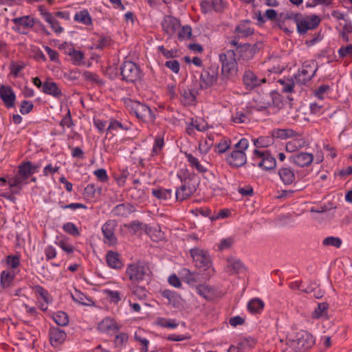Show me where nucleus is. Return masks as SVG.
Instances as JSON below:
<instances>
[{"instance_id": "21", "label": "nucleus", "mask_w": 352, "mask_h": 352, "mask_svg": "<svg viewBox=\"0 0 352 352\" xmlns=\"http://www.w3.org/2000/svg\"><path fill=\"white\" fill-rule=\"evenodd\" d=\"M200 6L204 13H210L212 11L221 12L224 8L222 0H204L201 1Z\"/></svg>"}, {"instance_id": "46", "label": "nucleus", "mask_w": 352, "mask_h": 352, "mask_svg": "<svg viewBox=\"0 0 352 352\" xmlns=\"http://www.w3.org/2000/svg\"><path fill=\"white\" fill-rule=\"evenodd\" d=\"M192 36V29L190 25H184L178 32L179 40H188Z\"/></svg>"}, {"instance_id": "1", "label": "nucleus", "mask_w": 352, "mask_h": 352, "mask_svg": "<svg viewBox=\"0 0 352 352\" xmlns=\"http://www.w3.org/2000/svg\"><path fill=\"white\" fill-rule=\"evenodd\" d=\"M315 344V338L306 331H300L289 335L285 341L280 340L278 347L283 352H303L311 348Z\"/></svg>"}, {"instance_id": "23", "label": "nucleus", "mask_w": 352, "mask_h": 352, "mask_svg": "<svg viewBox=\"0 0 352 352\" xmlns=\"http://www.w3.org/2000/svg\"><path fill=\"white\" fill-rule=\"evenodd\" d=\"M106 261L108 266L112 269H121L124 264L120 255L112 250L108 251L106 254Z\"/></svg>"}, {"instance_id": "7", "label": "nucleus", "mask_w": 352, "mask_h": 352, "mask_svg": "<svg viewBox=\"0 0 352 352\" xmlns=\"http://www.w3.org/2000/svg\"><path fill=\"white\" fill-rule=\"evenodd\" d=\"M177 176L180 178L181 181L185 182V184L176 190V199L179 201H183L195 191V187L194 186H190L186 184V181L190 178V174L187 169L179 170L177 173Z\"/></svg>"}, {"instance_id": "44", "label": "nucleus", "mask_w": 352, "mask_h": 352, "mask_svg": "<svg viewBox=\"0 0 352 352\" xmlns=\"http://www.w3.org/2000/svg\"><path fill=\"white\" fill-rule=\"evenodd\" d=\"M322 243L326 246H333L339 248L341 246L342 242L339 237L328 236L323 240Z\"/></svg>"}, {"instance_id": "42", "label": "nucleus", "mask_w": 352, "mask_h": 352, "mask_svg": "<svg viewBox=\"0 0 352 352\" xmlns=\"http://www.w3.org/2000/svg\"><path fill=\"white\" fill-rule=\"evenodd\" d=\"M167 298H168L170 304L175 307H179L184 305L183 298L175 293H169Z\"/></svg>"}, {"instance_id": "38", "label": "nucleus", "mask_w": 352, "mask_h": 352, "mask_svg": "<svg viewBox=\"0 0 352 352\" xmlns=\"http://www.w3.org/2000/svg\"><path fill=\"white\" fill-rule=\"evenodd\" d=\"M186 157L190 165L195 168L199 173H205L207 170V168L202 165L199 160L194 157L192 154L187 153Z\"/></svg>"}, {"instance_id": "18", "label": "nucleus", "mask_w": 352, "mask_h": 352, "mask_svg": "<svg viewBox=\"0 0 352 352\" xmlns=\"http://www.w3.org/2000/svg\"><path fill=\"white\" fill-rule=\"evenodd\" d=\"M119 329V324L113 318L110 317L104 318L98 324V329L105 333H114L117 332Z\"/></svg>"}, {"instance_id": "4", "label": "nucleus", "mask_w": 352, "mask_h": 352, "mask_svg": "<svg viewBox=\"0 0 352 352\" xmlns=\"http://www.w3.org/2000/svg\"><path fill=\"white\" fill-rule=\"evenodd\" d=\"M248 146V140L245 138L241 139L235 144V149L228 155L226 158L228 163L233 166H241L245 164L247 161L245 152Z\"/></svg>"}, {"instance_id": "35", "label": "nucleus", "mask_w": 352, "mask_h": 352, "mask_svg": "<svg viewBox=\"0 0 352 352\" xmlns=\"http://www.w3.org/2000/svg\"><path fill=\"white\" fill-rule=\"evenodd\" d=\"M179 275L188 284H194L198 280V275L186 268L182 269L179 272Z\"/></svg>"}, {"instance_id": "32", "label": "nucleus", "mask_w": 352, "mask_h": 352, "mask_svg": "<svg viewBox=\"0 0 352 352\" xmlns=\"http://www.w3.org/2000/svg\"><path fill=\"white\" fill-rule=\"evenodd\" d=\"M329 305L326 302H321L318 305L311 314L313 319H327L328 318L327 311Z\"/></svg>"}, {"instance_id": "20", "label": "nucleus", "mask_w": 352, "mask_h": 352, "mask_svg": "<svg viewBox=\"0 0 352 352\" xmlns=\"http://www.w3.org/2000/svg\"><path fill=\"white\" fill-rule=\"evenodd\" d=\"M314 156L308 153H300L292 155L289 157L290 162L296 164L298 166L305 167L307 166L314 161Z\"/></svg>"}, {"instance_id": "22", "label": "nucleus", "mask_w": 352, "mask_h": 352, "mask_svg": "<svg viewBox=\"0 0 352 352\" xmlns=\"http://www.w3.org/2000/svg\"><path fill=\"white\" fill-rule=\"evenodd\" d=\"M278 175L282 182L285 185H290L296 180V175L294 170L289 166L281 167L278 170Z\"/></svg>"}, {"instance_id": "60", "label": "nucleus", "mask_w": 352, "mask_h": 352, "mask_svg": "<svg viewBox=\"0 0 352 352\" xmlns=\"http://www.w3.org/2000/svg\"><path fill=\"white\" fill-rule=\"evenodd\" d=\"M33 109V104L30 101L24 100L21 102L20 107V112L22 114H27L30 113Z\"/></svg>"}, {"instance_id": "52", "label": "nucleus", "mask_w": 352, "mask_h": 352, "mask_svg": "<svg viewBox=\"0 0 352 352\" xmlns=\"http://www.w3.org/2000/svg\"><path fill=\"white\" fill-rule=\"evenodd\" d=\"M23 67V64L12 62L10 65V75L14 78L17 77Z\"/></svg>"}, {"instance_id": "51", "label": "nucleus", "mask_w": 352, "mask_h": 352, "mask_svg": "<svg viewBox=\"0 0 352 352\" xmlns=\"http://www.w3.org/2000/svg\"><path fill=\"white\" fill-rule=\"evenodd\" d=\"M236 32L240 36H246L253 33V30L247 26V24H241L236 28Z\"/></svg>"}, {"instance_id": "6", "label": "nucleus", "mask_w": 352, "mask_h": 352, "mask_svg": "<svg viewBox=\"0 0 352 352\" xmlns=\"http://www.w3.org/2000/svg\"><path fill=\"white\" fill-rule=\"evenodd\" d=\"M320 18L315 15L298 16L295 19L297 31L300 34H305L309 30L316 28L320 23Z\"/></svg>"}, {"instance_id": "14", "label": "nucleus", "mask_w": 352, "mask_h": 352, "mask_svg": "<svg viewBox=\"0 0 352 352\" xmlns=\"http://www.w3.org/2000/svg\"><path fill=\"white\" fill-rule=\"evenodd\" d=\"M116 227L115 221H108L102 227V232L104 236V241L109 245H113L117 243V239L114 232Z\"/></svg>"}, {"instance_id": "16", "label": "nucleus", "mask_w": 352, "mask_h": 352, "mask_svg": "<svg viewBox=\"0 0 352 352\" xmlns=\"http://www.w3.org/2000/svg\"><path fill=\"white\" fill-rule=\"evenodd\" d=\"M0 98L8 108L14 106L16 95L10 86H0Z\"/></svg>"}, {"instance_id": "13", "label": "nucleus", "mask_w": 352, "mask_h": 352, "mask_svg": "<svg viewBox=\"0 0 352 352\" xmlns=\"http://www.w3.org/2000/svg\"><path fill=\"white\" fill-rule=\"evenodd\" d=\"M13 30L20 34H26L34 25V20L30 16L14 18Z\"/></svg>"}, {"instance_id": "24", "label": "nucleus", "mask_w": 352, "mask_h": 352, "mask_svg": "<svg viewBox=\"0 0 352 352\" xmlns=\"http://www.w3.org/2000/svg\"><path fill=\"white\" fill-rule=\"evenodd\" d=\"M266 79L265 78H258L253 72L248 71L243 76V82L245 85L248 89H253L261 83L265 82Z\"/></svg>"}, {"instance_id": "58", "label": "nucleus", "mask_w": 352, "mask_h": 352, "mask_svg": "<svg viewBox=\"0 0 352 352\" xmlns=\"http://www.w3.org/2000/svg\"><path fill=\"white\" fill-rule=\"evenodd\" d=\"M165 65L175 74H177L179 72L180 65L176 60H168L165 63Z\"/></svg>"}, {"instance_id": "54", "label": "nucleus", "mask_w": 352, "mask_h": 352, "mask_svg": "<svg viewBox=\"0 0 352 352\" xmlns=\"http://www.w3.org/2000/svg\"><path fill=\"white\" fill-rule=\"evenodd\" d=\"M93 173L100 182H106L109 179L107 173L104 168L96 169Z\"/></svg>"}, {"instance_id": "29", "label": "nucleus", "mask_w": 352, "mask_h": 352, "mask_svg": "<svg viewBox=\"0 0 352 352\" xmlns=\"http://www.w3.org/2000/svg\"><path fill=\"white\" fill-rule=\"evenodd\" d=\"M38 168L39 166L27 162L19 166V173L23 177L28 178L30 175L37 173Z\"/></svg>"}, {"instance_id": "55", "label": "nucleus", "mask_w": 352, "mask_h": 352, "mask_svg": "<svg viewBox=\"0 0 352 352\" xmlns=\"http://www.w3.org/2000/svg\"><path fill=\"white\" fill-rule=\"evenodd\" d=\"M197 292L204 298H207L211 294L210 288L206 285H200L196 288Z\"/></svg>"}, {"instance_id": "25", "label": "nucleus", "mask_w": 352, "mask_h": 352, "mask_svg": "<svg viewBox=\"0 0 352 352\" xmlns=\"http://www.w3.org/2000/svg\"><path fill=\"white\" fill-rule=\"evenodd\" d=\"M51 344L54 346L60 345L66 339V333L58 328H52L50 332Z\"/></svg>"}, {"instance_id": "37", "label": "nucleus", "mask_w": 352, "mask_h": 352, "mask_svg": "<svg viewBox=\"0 0 352 352\" xmlns=\"http://www.w3.org/2000/svg\"><path fill=\"white\" fill-rule=\"evenodd\" d=\"M74 20L84 25H90L91 23V18L87 10L77 12L74 15Z\"/></svg>"}, {"instance_id": "34", "label": "nucleus", "mask_w": 352, "mask_h": 352, "mask_svg": "<svg viewBox=\"0 0 352 352\" xmlns=\"http://www.w3.org/2000/svg\"><path fill=\"white\" fill-rule=\"evenodd\" d=\"M43 18L56 34H60L64 31L63 28L60 25L58 21L50 13H45Z\"/></svg>"}, {"instance_id": "26", "label": "nucleus", "mask_w": 352, "mask_h": 352, "mask_svg": "<svg viewBox=\"0 0 352 352\" xmlns=\"http://www.w3.org/2000/svg\"><path fill=\"white\" fill-rule=\"evenodd\" d=\"M17 274L15 270H5L1 274L0 285L3 289H7L12 283Z\"/></svg>"}, {"instance_id": "27", "label": "nucleus", "mask_w": 352, "mask_h": 352, "mask_svg": "<svg viewBox=\"0 0 352 352\" xmlns=\"http://www.w3.org/2000/svg\"><path fill=\"white\" fill-rule=\"evenodd\" d=\"M72 298L74 301L85 306H94V302L91 298L80 292L79 290L75 289L72 293Z\"/></svg>"}, {"instance_id": "9", "label": "nucleus", "mask_w": 352, "mask_h": 352, "mask_svg": "<svg viewBox=\"0 0 352 352\" xmlns=\"http://www.w3.org/2000/svg\"><path fill=\"white\" fill-rule=\"evenodd\" d=\"M147 273L146 266L142 262L130 264L126 269V274L133 283L140 282L144 279Z\"/></svg>"}, {"instance_id": "40", "label": "nucleus", "mask_w": 352, "mask_h": 352, "mask_svg": "<svg viewBox=\"0 0 352 352\" xmlns=\"http://www.w3.org/2000/svg\"><path fill=\"white\" fill-rule=\"evenodd\" d=\"M152 194L159 199L166 200L171 197L172 190L164 188L153 189Z\"/></svg>"}, {"instance_id": "19", "label": "nucleus", "mask_w": 352, "mask_h": 352, "mask_svg": "<svg viewBox=\"0 0 352 352\" xmlns=\"http://www.w3.org/2000/svg\"><path fill=\"white\" fill-rule=\"evenodd\" d=\"M61 48L65 50V53L68 55L74 65H81L84 60V54L82 51L76 50L67 43L62 44Z\"/></svg>"}, {"instance_id": "47", "label": "nucleus", "mask_w": 352, "mask_h": 352, "mask_svg": "<svg viewBox=\"0 0 352 352\" xmlns=\"http://www.w3.org/2000/svg\"><path fill=\"white\" fill-rule=\"evenodd\" d=\"M63 230L73 236H79L80 232L78 228L72 222H67L63 226Z\"/></svg>"}, {"instance_id": "43", "label": "nucleus", "mask_w": 352, "mask_h": 352, "mask_svg": "<svg viewBox=\"0 0 352 352\" xmlns=\"http://www.w3.org/2000/svg\"><path fill=\"white\" fill-rule=\"evenodd\" d=\"M231 141L228 138H223L218 143V144L215 147V151L217 153H225L230 146Z\"/></svg>"}, {"instance_id": "10", "label": "nucleus", "mask_w": 352, "mask_h": 352, "mask_svg": "<svg viewBox=\"0 0 352 352\" xmlns=\"http://www.w3.org/2000/svg\"><path fill=\"white\" fill-rule=\"evenodd\" d=\"M317 70L316 64L314 60L306 61L295 76L296 82L305 84L314 76Z\"/></svg>"}, {"instance_id": "57", "label": "nucleus", "mask_w": 352, "mask_h": 352, "mask_svg": "<svg viewBox=\"0 0 352 352\" xmlns=\"http://www.w3.org/2000/svg\"><path fill=\"white\" fill-rule=\"evenodd\" d=\"M240 51L243 52L242 56L244 58H250L253 56L254 52L253 48L250 44H245L241 47Z\"/></svg>"}, {"instance_id": "56", "label": "nucleus", "mask_w": 352, "mask_h": 352, "mask_svg": "<svg viewBox=\"0 0 352 352\" xmlns=\"http://www.w3.org/2000/svg\"><path fill=\"white\" fill-rule=\"evenodd\" d=\"M59 168L58 166H53L52 164H48L43 168V175L45 176L53 175L58 171Z\"/></svg>"}, {"instance_id": "5", "label": "nucleus", "mask_w": 352, "mask_h": 352, "mask_svg": "<svg viewBox=\"0 0 352 352\" xmlns=\"http://www.w3.org/2000/svg\"><path fill=\"white\" fill-rule=\"evenodd\" d=\"M253 164L263 170L273 169L276 166V160L267 151L255 149L252 155Z\"/></svg>"}, {"instance_id": "61", "label": "nucleus", "mask_w": 352, "mask_h": 352, "mask_svg": "<svg viewBox=\"0 0 352 352\" xmlns=\"http://www.w3.org/2000/svg\"><path fill=\"white\" fill-rule=\"evenodd\" d=\"M192 124L199 131H204L208 129L207 123L203 120H192Z\"/></svg>"}, {"instance_id": "31", "label": "nucleus", "mask_w": 352, "mask_h": 352, "mask_svg": "<svg viewBox=\"0 0 352 352\" xmlns=\"http://www.w3.org/2000/svg\"><path fill=\"white\" fill-rule=\"evenodd\" d=\"M265 306L262 300L258 298L251 299L248 303V310L252 314H260Z\"/></svg>"}, {"instance_id": "41", "label": "nucleus", "mask_w": 352, "mask_h": 352, "mask_svg": "<svg viewBox=\"0 0 352 352\" xmlns=\"http://www.w3.org/2000/svg\"><path fill=\"white\" fill-rule=\"evenodd\" d=\"M54 322L60 326H66L69 322V318L66 313L57 311L53 315Z\"/></svg>"}, {"instance_id": "17", "label": "nucleus", "mask_w": 352, "mask_h": 352, "mask_svg": "<svg viewBox=\"0 0 352 352\" xmlns=\"http://www.w3.org/2000/svg\"><path fill=\"white\" fill-rule=\"evenodd\" d=\"M164 31L170 36L174 35L180 28L179 20L172 16H166L162 23Z\"/></svg>"}, {"instance_id": "33", "label": "nucleus", "mask_w": 352, "mask_h": 352, "mask_svg": "<svg viewBox=\"0 0 352 352\" xmlns=\"http://www.w3.org/2000/svg\"><path fill=\"white\" fill-rule=\"evenodd\" d=\"M155 324L160 327L170 329H176L179 325V322L177 320L162 317L157 318L155 321Z\"/></svg>"}, {"instance_id": "63", "label": "nucleus", "mask_w": 352, "mask_h": 352, "mask_svg": "<svg viewBox=\"0 0 352 352\" xmlns=\"http://www.w3.org/2000/svg\"><path fill=\"white\" fill-rule=\"evenodd\" d=\"M45 254L47 259L50 260L54 258L56 256V250L52 245H48L45 249Z\"/></svg>"}, {"instance_id": "30", "label": "nucleus", "mask_w": 352, "mask_h": 352, "mask_svg": "<svg viewBox=\"0 0 352 352\" xmlns=\"http://www.w3.org/2000/svg\"><path fill=\"white\" fill-rule=\"evenodd\" d=\"M42 90L44 93L52 95L55 98H59L62 95L61 90L58 88L57 85L52 81L44 82Z\"/></svg>"}, {"instance_id": "39", "label": "nucleus", "mask_w": 352, "mask_h": 352, "mask_svg": "<svg viewBox=\"0 0 352 352\" xmlns=\"http://www.w3.org/2000/svg\"><path fill=\"white\" fill-rule=\"evenodd\" d=\"M214 140L212 135H208L201 140L199 144V151L201 154H206L213 145Z\"/></svg>"}, {"instance_id": "53", "label": "nucleus", "mask_w": 352, "mask_h": 352, "mask_svg": "<svg viewBox=\"0 0 352 352\" xmlns=\"http://www.w3.org/2000/svg\"><path fill=\"white\" fill-rule=\"evenodd\" d=\"M56 244L59 246L63 251L68 254L72 253L74 252V247L66 240L60 239L56 241Z\"/></svg>"}, {"instance_id": "62", "label": "nucleus", "mask_w": 352, "mask_h": 352, "mask_svg": "<svg viewBox=\"0 0 352 352\" xmlns=\"http://www.w3.org/2000/svg\"><path fill=\"white\" fill-rule=\"evenodd\" d=\"M301 146V143L297 140H292V141H289L286 146H285V148L287 151L289 152H294V151H296V149H298V148H300Z\"/></svg>"}, {"instance_id": "12", "label": "nucleus", "mask_w": 352, "mask_h": 352, "mask_svg": "<svg viewBox=\"0 0 352 352\" xmlns=\"http://www.w3.org/2000/svg\"><path fill=\"white\" fill-rule=\"evenodd\" d=\"M121 75L126 81L135 82L140 78V72L134 63L126 61L121 67Z\"/></svg>"}, {"instance_id": "64", "label": "nucleus", "mask_w": 352, "mask_h": 352, "mask_svg": "<svg viewBox=\"0 0 352 352\" xmlns=\"http://www.w3.org/2000/svg\"><path fill=\"white\" fill-rule=\"evenodd\" d=\"M8 183L10 188L20 187L22 184V179L19 176H14L8 180Z\"/></svg>"}, {"instance_id": "8", "label": "nucleus", "mask_w": 352, "mask_h": 352, "mask_svg": "<svg viewBox=\"0 0 352 352\" xmlns=\"http://www.w3.org/2000/svg\"><path fill=\"white\" fill-rule=\"evenodd\" d=\"M219 59L222 64V73L226 76L234 75L237 72V63L233 51H228L220 54Z\"/></svg>"}, {"instance_id": "48", "label": "nucleus", "mask_w": 352, "mask_h": 352, "mask_svg": "<svg viewBox=\"0 0 352 352\" xmlns=\"http://www.w3.org/2000/svg\"><path fill=\"white\" fill-rule=\"evenodd\" d=\"M273 143V138L271 137H260L254 140V144L257 147H268Z\"/></svg>"}, {"instance_id": "50", "label": "nucleus", "mask_w": 352, "mask_h": 352, "mask_svg": "<svg viewBox=\"0 0 352 352\" xmlns=\"http://www.w3.org/2000/svg\"><path fill=\"white\" fill-rule=\"evenodd\" d=\"M164 138L162 136L159 135L157 136L155 140L153 147V155H158L160 151L162 150V147L164 146Z\"/></svg>"}, {"instance_id": "2", "label": "nucleus", "mask_w": 352, "mask_h": 352, "mask_svg": "<svg viewBox=\"0 0 352 352\" xmlns=\"http://www.w3.org/2000/svg\"><path fill=\"white\" fill-rule=\"evenodd\" d=\"M190 252L195 266L202 271L207 272L209 276L213 275L214 269L209 254L198 248H192Z\"/></svg>"}, {"instance_id": "3", "label": "nucleus", "mask_w": 352, "mask_h": 352, "mask_svg": "<svg viewBox=\"0 0 352 352\" xmlns=\"http://www.w3.org/2000/svg\"><path fill=\"white\" fill-rule=\"evenodd\" d=\"M124 104L127 109L139 119L145 122L154 121L155 115L148 106L129 98L124 100Z\"/></svg>"}, {"instance_id": "36", "label": "nucleus", "mask_w": 352, "mask_h": 352, "mask_svg": "<svg viewBox=\"0 0 352 352\" xmlns=\"http://www.w3.org/2000/svg\"><path fill=\"white\" fill-rule=\"evenodd\" d=\"M20 257L16 255H9L5 261V266L7 267L6 270H15L18 272L17 267L20 265Z\"/></svg>"}, {"instance_id": "59", "label": "nucleus", "mask_w": 352, "mask_h": 352, "mask_svg": "<svg viewBox=\"0 0 352 352\" xmlns=\"http://www.w3.org/2000/svg\"><path fill=\"white\" fill-rule=\"evenodd\" d=\"M338 54L341 57L349 56L352 58V44L340 47Z\"/></svg>"}, {"instance_id": "15", "label": "nucleus", "mask_w": 352, "mask_h": 352, "mask_svg": "<svg viewBox=\"0 0 352 352\" xmlns=\"http://www.w3.org/2000/svg\"><path fill=\"white\" fill-rule=\"evenodd\" d=\"M33 290L36 296L38 307L43 311H46L48 305L52 302L50 295L47 290L39 285L34 287Z\"/></svg>"}, {"instance_id": "49", "label": "nucleus", "mask_w": 352, "mask_h": 352, "mask_svg": "<svg viewBox=\"0 0 352 352\" xmlns=\"http://www.w3.org/2000/svg\"><path fill=\"white\" fill-rule=\"evenodd\" d=\"M191 338V336L189 333L185 334H175L172 333L167 336V340L172 342H182L184 340H188Z\"/></svg>"}, {"instance_id": "28", "label": "nucleus", "mask_w": 352, "mask_h": 352, "mask_svg": "<svg viewBox=\"0 0 352 352\" xmlns=\"http://www.w3.org/2000/svg\"><path fill=\"white\" fill-rule=\"evenodd\" d=\"M243 266L241 261L234 258H230L227 260V264L225 270L230 274H233L241 272Z\"/></svg>"}, {"instance_id": "45", "label": "nucleus", "mask_w": 352, "mask_h": 352, "mask_svg": "<svg viewBox=\"0 0 352 352\" xmlns=\"http://www.w3.org/2000/svg\"><path fill=\"white\" fill-rule=\"evenodd\" d=\"M294 131L290 129H278L274 131V136L281 138V139H286L291 138L294 135Z\"/></svg>"}, {"instance_id": "11", "label": "nucleus", "mask_w": 352, "mask_h": 352, "mask_svg": "<svg viewBox=\"0 0 352 352\" xmlns=\"http://www.w3.org/2000/svg\"><path fill=\"white\" fill-rule=\"evenodd\" d=\"M219 69L216 67H209L204 69L200 76V86L206 89L214 85L218 80Z\"/></svg>"}]
</instances>
